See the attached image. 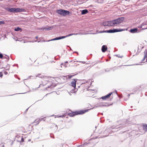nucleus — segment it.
<instances>
[{
  "mask_svg": "<svg viewBox=\"0 0 147 147\" xmlns=\"http://www.w3.org/2000/svg\"><path fill=\"white\" fill-rule=\"evenodd\" d=\"M107 47L106 45H103L102 47L101 50L102 52H105L107 50Z\"/></svg>",
  "mask_w": 147,
  "mask_h": 147,
  "instance_id": "obj_13",
  "label": "nucleus"
},
{
  "mask_svg": "<svg viewBox=\"0 0 147 147\" xmlns=\"http://www.w3.org/2000/svg\"><path fill=\"white\" fill-rule=\"evenodd\" d=\"M128 96H130V95H129H129H128Z\"/></svg>",
  "mask_w": 147,
  "mask_h": 147,
  "instance_id": "obj_60",
  "label": "nucleus"
},
{
  "mask_svg": "<svg viewBox=\"0 0 147 147\" xmlns=\"http://www.w3.org/2000/svg\"><path fill=\"white\" fill-rule=\"evenodd\" d=\"M124 20V17L119 18L115 20H113L114 25L117 24L121 22Z\"/></svg>",
  "mask_w": 147,
  "mask_h": 147,
  "instance_id": "obj_5",
  "label": "nucleus"
},
{
  "mask_svg": "<svg viewBox=\"0 0 147 147\" xmlns=\"http://www.w3.org/2000/svg\"><path fill=\"white\" fill-rule=\"evenodd\" d=\"M113 30V32L114 33L118 32H120L123 31L125 30L124 29H114Z\"/></svg>",
  "mask_w": 147,
  "mask_h": 147,
  "instance_id": "obj_14",
  "label": "nucleus"
},
{
  "mask_svg": "<svg viewBox=\"0 0 147 147\" xmlns=\"http://www.w3.org/2000/svg\"><path fill=\"white\" fill-rule=\"evenodd\" d=\"M115 92L116 94H117V91L116 90H115Z\"/></svg>",
  "mask_w": 147,
  "mask_h": 147,
  "instance_id": "obj_54",
  "label": "nucleus"
},
{
  "mask_svg": "<svg viewBox=\"0 0 147 147\" xmlns=\"http://www.w3.org/2000/svg\"><path fill=\"white\" fill-rule=\"evenodd\" d=\"M125 124V125H127V123H126Z\"/></svg>",
  "mask_w": 147,
  "mask_h": 147,
  "instance_id": "obj_49",
  "label": "nucleus"
},
{
  "mask_svg": "<svg viewBox=\"0 0 147 147\" xmlns=\"http://www.w3.org/2000/svg\"><path fill=\"white\" fill-rule=\"evenodd\" d=\"M21 30V28L18 27H17V28H16L14 29V30L16 31H18Z\"/></svg>",
  "mask_w": 147,
  "mask_h": 147,
  "instance_id": "obj_24",
  "label": "nucleus"
},
{
  "mask_svg": "<svg viewBox=\"0 0 147 147\" xmlns=\"http://www.w3.org/2000/svg\"><path fill=\"white\" fill-rule=\"evenodd\" d=\"M108 23V21H106V22H103L102 23V25H103V26H109V24Z\"/></svg>",
  "mask_w": 147,
  "mask_h": 147,
  "instance_id": "obj_23",
  "label": "nucleus"
},
{
  "mask_svg": "<svg viewBox=\"0 0 147 147\" xmlns=\"http://www.w3.org/2000/svg\"><path fill=\"white\" fill-rule=\"evenodd\" d=\"M51 138H53V136H51Z\"/></svg>",
  "mask_w": 147,
  "mask_h": 147,
  "instance_id": "obj_51",
  "label": "nucleus"
},
{
  "mask_svg": "<svg viewBox=\"0 0 147 147\" xmlns=\"http://www.w3.org/2000/svg\"><path fill=\"white\" fill-rule=\"evenodd\" d=\"M59 117H65V115H59Z\"/></svg>",
  "mask_w": 147,
  "mask_h": 147,
  "instance_id": "obj_31",
  "label": "nucleus"
},
{
  "mask_svg": "<svg viewBox=\"0 0 147 147\" xmlns=\"http://www.w3.org/2000/svg\"><path fill=\"white\" fill-rule=\"evenodd\" d=\"M28 108L27 109H26V111H27L28 110Z\"/></svg>",
  "mask_w": 147,
  "mask_h": 147,
  "instance_id": "obj_53",
  "label": "nucleus"
},
{
  "mask_svg": "<svg viewBox=\"0 0 147 147\" xmlns=\"http://www.w3.org/2000/svg\"><path fill=\"white\" fill-rule=\"evenodd\" d=\"M40 121V119H36L35 121L32 123L33 124L36 123V124H34V125H36L37 124L39 123V122Z\"/></svg>",
  "mask_w": 147,
  "mask_h": 147,
  "instance_id": "obj_16",
  "label": "nucleus"
},
{
  "mask_svg": "<svg viewBox=\"0 0 147 147\" xmlns=\"http://www.w3.org/2000/svg\"><path fill=\"white\" fill-rule=\"evenodd\" d=\"M88 11L87 9H85L83 10L82 11V14H83V15L87 13H88Z\"/></svg>",
  "mask_w": 147,
  "mask_h": 147,
  "instance_id": "obj_22",
  "label": "nucleus"
},
{
  "mask_svg": "<svg viewBox=\"0 0 147 147\" xmlns=\"http://www.w3.org/2000/svg\"><path fill=\"white\" fill-rule=\"evenodd\" d=\"M64 37H62V36H59V37H56L55 38L49 40L47 41V42H49V41H51L59 40L63 39V38H64Z\"/></svg>",
  "mask_w": 147,
  "mask_h": 147,
  "instance_id": "obj_8",
  "label": "nucleus"
},
{
  "mask_svg": "<svg viewBox=\"0 0 147 147\" xmlns=\"http://www.w3.org/2000/svg\"><path fill=\"white\" fill-rule=\"evenodd\" d=\"M38 37V36H36V38H36V39H37V38Z\"/></svg>",
  "mask_w": 147,
  "mask_h": 147,
  "instance_id": "obj_48",
  "label": "nucleus"
},
{
  "mask_svg": "<svg viewBox=\"0 0 147 147\" xmlns=\"http://www.w3.org/2000/svg\"><path fill=\"white\" fill-rule=\"evenodd\" d=\"M109 105H107L105 104H104L103 103H98L94 106V107L93 108V109H95L96 108L99 107H105L107 106H109Z\"/></svg>",
  "mask_w": 147,
  "mask_h": 147,
  "instance_id": "obj_6",
  "label": "nucleus"
},
{
  "mask_svg": "<svg viewBox=\"0 0 147 147\" xmlns=\"http://www.w3.org/2000/svg\"><path fill=\"white\" fill-rule=\"evenodd\" d=\"M6 9L9 12L13 13L21 12L23 11L24 10V9L19 8H16L7 7Z\"/></svg>",
  "mask_w": 147,
  "mask_h": 147,
  "instance_id": "obj_1",
  "label": "nucleus"
},
{
  "mask_svg": "<svg viewBox=\"0 0 147 147\" xmlns=\"http://www.w3.org/2000/svg\"><path fill=\"white\" fill-rule=\"evenodd\" d=\"M68 63V61H66L65 62H64V63H62L61 64V65H64V64L65 63Z\"/></svg>",
  "mask_w": 147,
  "mask_h": 147,
  "instance_id": "obj_34",
  "label": "nucleus"
},
{
  "mask_svg": "<svg viewBox=\"0 0 147 147\" xmlns=\"http://www.w3.org/2000/svg\"><path fill=\"white\" fill-rule=\"evenodd\" d=\"M90 33H86V34H90Z\"/></svg>",
  "mask_w": 147,
  "mask_h": 147,
  "instance_id": "obj_47",
  "label": "nucleus"
},
{
  "mask_svg": "<svg viewBox=\"0 0 147 147\" xmlns=\"http://www.w3.org/2000/svg\"><path fill=\"white\" fill-rule=\"evenodd\" d=\"M88 111V110H81L79 111L74 112H72L71 113H69V115L70 117H73L76 115L83 114Z\"/></svg>",
  "mask_w": 147,
  "mask_h": 147,
  "instance_id": "obj_3",
  "label": "nucleus"
},
{
  "mask_svg": "<svg viewBox=\"0 0 147 147\" xmlns=\"http://www.w3.org/2000/svg\"><path fill=\"white\" fill-rule=\"evenodd\" d=\"M76 79H74L71 83V86L74 88H75L76 87Z\"/></svg>",
  "mask_w": 147,
  "mask_h": 147,
  "instance_id": "obj_7",
  "label": "nucleus"
},
{
  "mask_svg": "<svg viewBox=\"0 0 147 147\" xmlns=\"http://www.w3.org/2000/svg\"><path fill=\"white\" fill-rule=\"evenodd\" d=\"M4 23V22L3 21H0V24H3Z\"/></svg>",
  "mask_w": 147,
  "mask_h": 147,
  "instance_id": "obj_35",
  "label": "nucleus"
},
{
  "mask_svg": "<svg viewBox=\"0 0 147 147\" xmlns=\"http://www.w3.org/2000/svg\"><path fill=\"white\" fill-rule=\"evenodd\" d=\"M7 66H8V67H10V65H9V64H8L7 65Z\"/></svg>",
  "mask_w": 147,
  "mask_h": 147,
  "instance_id": "obj_46",
  "label": "nucleus"
},
{
  "mask_svg": "<svg viewBox=\"0 0 147 147\" xmlns=\"http://www.w3.org/2000/svg\"><path fill=\"white\" fill-rule=\"evenodd\" d=\"M113 93L112 92L108 94H107L104 96L102 97L101 98H102V99H103V100H105L106 99H107V98H109L111 96V95L113 94Z\"/></svg>",
  "mask_w": 147,
  "mask_h": 147,
  "instance_id": "obj_9",
  "label": "nucleus"
},
{
  "mask_svg": "<svg viewBox=\"0 0 147 147\" xmlns=\"http://www.w3.org/2000/svg\"><path fill=\"white\" fill-rule=\"evenodd\" d=\"M132 106H131V108H132Z\"/></svg>",
  "mask_w": 147,
  "mask_h": 147,
  "instance_id": "obj_58",
  "label": "nucleus"
},
{
  "mask_svg": "<svg viewBox=\"0 0 147 147\" xmlns=\"http://www.w3.org/2000/svg\"><path fill=\"white\" fill-rule=\"evenodd\" d=\"M138 29L137 28H134L130 30V32L132 33H138Z\"/></svg>",
  "mask_w": 147,
  "mask_h": 147,
  "instance_id": "obj_12",
  "label": "nucleus"
},
{
  "mask_svg": "<svg viewBox=\"0 0 147 147\" xmlns=\"http://www.w3.org/2000/svg\"><path fill=\"white\" fill-rule=\"evenodd\" d=\"M77 52H74V53H77Z\"/></svg>",
  "mask_w": 147,
  "mask_h": 147,
  "instance_id": "obj_55",
  "label": "nucleus"
},
{
  "mask_svg": "<svg viewBox=\"0 0 147 147\" xmlns=\"http://www.w3.org/2000/svg\"><path fill=\"white\" fill-rule=\"evenodd\" d=\"M79 33H76V34H73V33H71V34H69L68 35L66 36H63L62 37H64V38H65L67 37H68V36H72V35H78V34H79Z\"/></svg>",
  "mask_w": 147,
  "mask_h": 147,
  "instance_id": "obj_20",
  "label": "nucleus"
},
{
  "mask_svg": "<svg viewBox=\"0 0 147 147\" xmlns=\"http://www.w3.org/2000/svg\"><path fill=\"white\" fill-rule=\"evenodd\" d=\"M146 55V62H147V55Z\"/></svg>",
  "mask_w": 147,
  "mask_h": 147,
  "instance_id": "obj_43",
  "label": "nucleus"
},
{
  "mask_svg": "<svg viewBox=\"0 0 147 147\" xmlns=\"http://www.w3.org/2000/svg\"><path fill=\"white\" fill-rule=\"evenodd\" d=\"M102 32H107V33H113V29H110L108 30H105L103 31H100L99 32V33H101Z\"/></svg>",
  "mask_w": 147,
  "mask_h": 147,
  "instance_id": "obj_11",
  "label": "nucleus"
},
{
  "mask_svg": "<svg viewBox=\"0 0 147 147\" xmlns=\"http://www.w3.org/2000/svg\"><path fill=\"white\" fill-rule=\"evenodd\" d=\"M90 90L93 91L94 90H91V89H88V91H89V90Z\"/></svg>",
  "mask_w": 147,
  "mask_h": 147,
  "instance_id": "obj_41",
  "label": "nucleus"
},
{
  "mask_svg": "<svg viewBox=\"0 0 147 147\" xmlns=\"http://www.w3.org/2000/svg\"><path fill=\"white\" fill-rule=\"evenodd\" d=\"M40 119V121H41V120H43L44 121H45V118H43L42 119Z\"/></svg>",
  "mask_w": 147,
  "mask_h": 147,
  "instance_id": "obj_36",
  "label": "nucleus"
},
{
  "mask_svg": "<svg viewBox=\"0 0 147 147\" xmlns=\"http://www.w3.org/2000/svg\"><path fill=\"white\" fill-rule=\"evenodd\" d=\"M146 55H144V58H143V59L142 60V62L144 61L145 60V59H146Z\"/></svg>",
  "mask_w": 147,
  "mask_h": 147,
  "instance_id": "obj_29",
  "label": "nucleus"
},
{
  "mask_svg": "<svg viewBox=\"0 0 147 147\" xmlns=\"http://www.w3.org/2000/svg\"><path fill=\"white\" fill-rule=\"evenodd\" d=\"M116 55L117 56V57H119L118 56V55Z\"/></svg>",
  "mask_w": 147,
  "mask_h": 147,
  "instance_id": "obj_52",
  "label": "nucleus"
},
{
  "mask_svg": "<svg viewBox=\"0 0 147 147\" xmlns=\"http://www.w3.org/2000/svg\"><path fill=\"white\" fill-rule=\"evenodd\" d=\"M69 94H70V95H71V93H69Z\"/></svg>",
  "mask_w": 147,
  "mask_h": 147,
  "instance_id": "obj_57",
  "label": "nucleus"
},
{
  "mask_svg": "<svg viewBox=\"0 0 147 147\" xmlns=\"http://www.w3.org/2000/svg\"><path fill=\"white\" fill-rule=\"evenodd\" d=\"M76 74L73 75H68L67 76H65V77H67L68 76V78L69 79H71L72 77L74 76Z\"/></svg>",
  "mask_w": 147,
  "mask_h": 147,
  "instance_id": "obj_26",
  "label": "nucleus"
},
{
  "mask_svg": "<svg viewBox=\"0 0 147 147\" xmlns=\"http://www.w3.org/2000/svg\"><path fill=\"white\" fill-rule=\"evenodd\" d=\"M21 141L22 142H23L24 141V140L23 139V138H22Z\"/></svg>",
  "mask_w": 147,
  "mask_h": 147,
  "instance_id": "obj_44",
  "label": "nucleus"
},
{
  "mask_svg": "<svg viewBox=\"0 0 147 147\" xmlns=\"http://www.w3.org/2000/svg\"><path fill=\"white\" fill-rule=\"evenodd\" d=\"M144 55H147V49L145 50L144 52Z\"/></svg>",
  "mask_w": 147,
  "mask_h": 147,
  "instance_id": "obj_30",
  "label": "nucleus"
},
{
  "mask_svg": "<svg viewBox=\"0 0 147 147\" xmlns=\"http://www.w3.org/2000/svg\"><path fill=\"white\" fill-rule=\"evenodd\" d=\"M143 29H147V25H146V27L145 28H142Z\"/></svg>",
  "mask_w": 147,
  "mask_h": 147,
  "instance_id": "obj_42",
  "label": "nucleus"
},
{
  "mask_svg": "<svg viewBox=\"0 0 147 147\" xmlns=\"http://www.w3.org/2000/svg\"><path fill=\"white\" fill-rule=\"evenodd\" d=\"M81 81H84V82H82L81 83V84H85L87 82L85 80H81Z\"/></svg>",
  "mask_w": 147,
  "mask_h": 147,
  "instance_id": "obj_28",
  "label": "nucleus"
},
{
  "mask_svg": "<svg viewBox=\"0 0 147 147\" xmlns=\"http://www.w3.org/2000/svg\"><path fill=\"white\" fill-rule=\"evenodd\" d=\"M64 11V9H59V10H57V11L56 12L58 14L63 16Z\"/></svg>",
  "mask_w": 147,
  "mask_h": 147,
  "instance_id": "obj_10",
  "label": "nucleus"
},
{
  "mask_svg": "<svg viewBox=\"0 0 147 147\" xmlns=\"http://www.w3.org/2000/svg\"><path fill=\"white\" fill-rule=\"evenodd\" d=\"M29 141H30V140H28Z\"/></svg>",
  "mask_w": 147,
  "mask_h": 147,
  "instance_id": "obj_61",
  "label": "nucleus"
},
{
  "mask_svg": "<svg viewBox=\"0 0 147 147\" xmlns=\"http://www.w3.org/2000/svg\"><path fill=\"white\" fill-rule=\"evenodd\" d=\"M80 62H81V61ZM81 62L83 63H85V62L84 61H82Z\"/></svg>",
  "mask_w": 147,
  "mask_h": 147,
  "instance_id": "obj_45",
  "label": "nucleus"
},
{
  "mask_svg": "<svg viewBox=\"0 0 147 147\" xmlns=\"http://www.w3.org/2000/svg\"><path fill=\"white\" fill-rule=\"evenodd\" d=\"M111 69H105V72H109L111 71Z\"/></svg>",
  "mask_w": 147,
  "mask_h": 147,
  "instance_id": "obj_25",
  "label": "nucleus"
},
{
  "mask_svg": "<svg viewBox=\"0 0 147 147\" xmlns=\"http://www.w3.org/2000/svg\"><path fill=\"white\" fill-rule=\"evenodd\" d=\"M63 12V16H65L67 15H69V14L70 12L68 11L64 10Z\"/></svg>",
  "mask_w": 147,
  "mask_h": 147,
  "instance_id": "obj_17",
  "label": "nucleus"
},
{
  "mask_svg": "<svg viewBox=\"0 0 147 147\" xmlns=\"http://www.w3.org/2000/svg\"><path fill=\"white\" fill-rule=\"evenodd\" d=\"M121 128L120 126H119L118 125H113L111 127L110 129H106L105 131V133H106L107 132L111 131L112 132L116 131H118L117 129L119 128Z\"/></svg>",
  "mask_w": 147,
  "mask_h": 147,
  "instance_id": "obj_4",
  "label": "nucleus"
},
{
  "mask_svg": "<svg viewBox=\"0 0 147 147\" xmlns=\"http://www.w3.org/2000/svg\"><path fill=\"white\" fill-rule=\"evenodd\" d=\"M53 28V26H51L50 27H44L42 28L41 29V30H52Z\"/></svg>",
  "mask_w": 147,
  "mask_h": 147,
  "instance_id": "obj_15",
  "label": "nucleus"
},
{
  "mask_svg": "<svg viewBox=\"0 0 147 147\" xmlns=\"http://www.w3.org/2000/svg\"><path fill=\"white\" fill-rule=\"evenodd\" d=\"M76 92V89L75 88H74L72 89L71 91L70 92L71 93H75Z\"/></svg>",
  "mask_w": 147,
  "mask_h": 147,
  "instance_id": "obj_27",
  "label": "nucleus"
},
{
  "mask_svg": "<svg viewBox=\"0 0 147 147\" xmlns=\"http://www.w3.org/2000/svg\"><path fill=\"white\" fill-rule=\"evenodd\" d=\"M143 129L145 131H147V124H143Z\"/></svg>",
  "mask_w": 147,
  "mask_h": 147,
  "instance_id": "obj_21",
  "label": "nucleus"
},
{
  "mask_svg": "<svg viewBox=\"0 0 147 147\" xmlns=\"http://www.w3.org/2000/svg\"><path fill=\"white\" fill-rule=\"evenodd\" d=\"M48 78L49 77H45L44 78L45 80L42 82V84H43V85H45L46 84H49V85H48L47 87L46 88V89H47V88H51L53 85V83L51 81L47 80L48 79Z\"/></svg>",
  "mask_w": 147,
  "mask_h": 147,
  "instance_id": "obj_2",
  "label": "nucleus"
},
{
  "mask_svg": "<svg viewBox=\"0 0 147 147\" xmlns=\"http://www.w3.org/2000/svg\"><path fill=\"white\" fill-rule=\"evenodd\" d=\"M55 118H56V117H58V118L59 117V115H55Z\"/></svg>",
  "mask_w": 147,
  "mask_h": 147,
  "instance_id": "obj_40",
  "label": "nucleus"
},
{
  "mask_svg": "<svg viewBox=\"0 0 147 147\" xmlns=\"http://www.w3.org/2000/svg\"><path fill=\"white\" fill-rule=\"evenodd\" d=\"M96 33H91V34H96Z\"/></svg>",
  "mask_w": 147,
  "mask_h": 147,
  "instance_id": "obj_50",
  "label": "nucleus"
},
{
  "mask_svg": "<svg viewBox=\"0 0 147 147\" xmlns=\"http://www.w3.org/2000/svg\"><path fill=\"white\" fill-rule=\"evenodd\" d=\"M77 54L78 55V52H77Z\"/></svg>",
  "mask_w": 147,
  "mask_h": 147,
  "instance_id": "obj_56",
  "label": "nucleus"
},
{
  "mask_svg": "<svg viewBox=\"0 0 147 147\" xmlns=\"http://www.w3.org/2000/svg\"><path fill=\"white\" fill-rule=\"evenodd\" d=\"M144 48L143 46H142V45H141L140 46H139L138 48V53L140 52V51H141L142 49Z\"/></svg>",
  "mask_w": 147,
  "mask_h": 147,
  "instance_id": "obj_18",
  "label": "nucleus"
},
{
  "mask_svg": "<svg viewBox=\"0 0 147 147\" xmlns=\"http://www.w3.org/2000/svg\"><path fill=\"white\" fill-rule=\"evenodd\" d=\"M4 58H5L7 59L8 60L9 59V57L8 56H7L6 57H4Z\"/></svg>",
  "mask_w": 147,
  "mask_h": 147,
  "instance_id": "obj_33",
  "label": "nucleus"
},
{
  "mask_svg": "<svg viewBox=\"0 0 147 147\" xmlns=\"http://www.w3.org/2000/svg\"><path fill=\"white\" fill-rule=\"evenodd\" d=\"M3 76V74L1 72H0V77H2Z\"/></svg>",
  "mask_w": 147,
  "mask_h": 147,
  "instance_id": "obj_37",
  "label": "nucleus"
},
{
  "mask_svg": "<svg viewBox=\"0 0 147 147\" xmlns=\"http://www.w3.org/2000/svg\"><path fill=\"white\" fill-rule=\"evenodd\" d=\"M4 74H5V75H7V74L8 73H7V72L6 71H5L4 72Z\"/></svg>",
  "mask_w": 147,
  "mask_h": 147,
  "instance_id": "obj_39",
  "label": "nucleus"
},
{
  "mask_svg": "<svg viewBox=\"0 0 147 147\" xmlns=\"http://www.w3.org/2000/svg\"><path fill=\"white\" fill-rule=\"evenodd\" d=\"M3 56L2 53H0V58L2 59L3 57Z\"/></svg>",
  "mask_w": 147,
  "mask_h": 147,
  "instance_id": "obj_32",
  "label": "nucleus"
},
{
  "mask_svg": "<svg viewBox=\"0 0 147 147\" xmlns=\"http://www.w3.org/2000/svg\"><path fill=\"white\" fill-rule=\"evenodd\" d=\"M113 21H108V24L109 25V26H113L114 25V23L113 22Z\"/></svg>",
  "mask_w": 147,
  "mask_h": 147,
  "instance_id": "obj_19",
  "label": "nucleus"
},
{
  "mask_svg": "<svg viewBox=\"0 0 147 147\" xmlns=\"http://www.w3.org/2000/svg\"><path fill=\"white\" fill-rule=\"evenodd\" d=\"M40 41H38V42H40Z\"/></svg>",
  "mask_w": 147,
  "mask_h": 147,
  "instance_id": "obj_59",
  "label": "nucleus"
},
{
  "mask_svg": "<svg viewBox=\"0 0 147 147\" xmlns=\"http://www.w3.org/2000/svg\"><path fill=\"white\" fill-rule=\"evenodd\" d=\"M109 133L108 134H107L106 135H105L103 137H105L107 136H108L109 135Z\"/></svg>",
  "mask_w": 147,
  "mask_h": 147,
  "instance_id": "obj_38",
  "label": "nucleus"
}]
</instances>
